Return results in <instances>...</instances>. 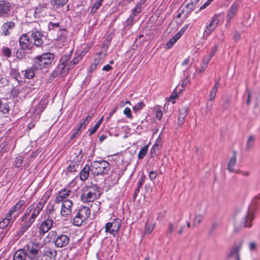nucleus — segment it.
Here are the masks:
<instances>
[{
	"label": "nucleus",
	"instance_id": "f257e3e1",
	"mask_svg": "<svg viewBox=\"0 0 260 260\" xmlns=\"http://www.w3.org/2000/svg\"><path fill=\"white\" fill-rule=\"evenodd\" d=\"M100 187L96 184L86 185L82 188L81 201L85 203L93 202L101 195Z\"/></svg>",
	"mask_w": 260,
	"mask_h": 260
},
{
	"label": "nucleus",
	"instance_id": "f03ea898",
	"mask_svg": "<svg viewBox=\"0 0 260 260\" xmlns=\"http://www.w3.org/2000/svg\"><path fill=\"white\" fill-rule=\"evenodd\" d=\"M54 59V54L50 52L44 53L34 58L33 68L36 70H41L48 68L53 62Z\"/></svg>",
	"mask_w": 260,
	"mask_h": 260
},
{
	"label": "nucleus",
	"instance_id": "7ed1b4c3",
	"mask_svg": "<svg viewBox=\"0 0 260 260\" xmlns=\"http://www.w3.org/2000/svg\"><path fill=\"white\" fill-rule=\"evenodd\" d=\"M90 165L91 173L94 176L107 174L110 169L109 163L103 159L94 160Z\"/></svg>",
	"mask_w": 260,
	"mask_h": 260
},
{
	"label": "nucleus",
	"instance_id": "20e7f679",
	"mask_svg": "<svg viewBox=\"0 0 260 260\" xmlns=\"http://www.w3.org/2000/svg\"><path fill=\"white\" fill-rule=\"evenodd\" d=\"M47 237L49 239V242L53 243L55 246L57 248L66 247L70 241V238L68 236L62 234H58L55 231L49 232Z\"/></svg>",
	"mask_w": 260,
	"mask_h": 260
},
{
	"label": "nucleus",
	"instance_id": "39448f33",
	"mask_svg": "<svg viewBox=\"0 0 260 260\" xmlns=\"http://www.w3.org/2000/svg\"><path fill=\"white\" fill-rule=\"evenodd\" d=\"M91 211L88 207H80L77 211L76 215L73 219V224L77 226H80L84 222H86L90 215Z\"/></svg>",
	"mask_w": 260,
	"mask_h": 260
},
{
	"label": "nucleus",
	"instance_id": "423d86ee",
	"mask_svg": "<svg viewBox=\"0 0 260 260\" xmlns=\"http://www.w3.org/2000/svg\"><path fill=\"white\" fill-rule=\"evenodd\" d=\"M42 246V244L39 242H30L24 245L23 248L26 252V256L30 260H34L38 257Z\"/></svg>",
	"mask_w": 260,
	"mask_h": 260
},
{
	"label": "nucleus",
	"instance_id": "0eeeda50",
	"mask_svg": "<svg viewBox=\"0 0 260 260\" xmlns=\"http://www.w3.org/2000/svg\"><path fill=\"white\" fill-rule=\"evenodd\" d=\"M121 225V220L118 218H115L111 222L106 223L105 232L115 236L119 232Z\"/></svg>",
	"mask_w": 260,
	"mask_h": 260
},
{
	"label": "nucleus",
	"instance_id": "6e6552de",
	"mask_svg": "<svg viewBox=\"0 0 260 260\" xmlns=\"http://www.w3.org/2000/svg\"><path fill=\"white\" fill-rule=\"evenodd\" d=\"M219 15L215 14L210 19L209 23L206 26L202 38L207 40L208 37L217 27L219 22Z\"/></svg>",
	"mask_w": 260,
	"mask_h": 260
},
{
	"label": "nucleus",
	"instance_id": "1a4fd4ad",
	"mask_svg": "<svg viewBox=\"0 0 260 260\" xmlns=\"http://www.w3.org/2000/svg\"><path fill=\"white\" fill-rule=\"evenodd\" d=\"M53 219L49 217L42 222L39 226L40 236H42L47 233L53 226Z\"/></svg>",
	"mask_w": 260,
	"mask_h": 260
},
{
	"label": "nucleus",
	"instance_id": "9d476101",
	"mask_svg": "<svg viewBox=\"0 0 260 260\" xmlns=\"http://www.w3.org/2000/svg\"><path fill=\"white\" fill-rule=\"evenodd\" d=\"M240 4L238 1L234 2L226 11V21L230 22L236 15Z\"/></svg>",
	"mask_w": 260,
	"mask_h": 260
},
{
	"label": "nucleus",
	"instance_id": "9b49d317",
	"mask_svg": "<svg viewBox=\"0 0 260 260\" xmlns=\"http://www.w3.org/2000/svg\"><path fill=\"white\" fill-rule=\"evenodd\" d=\"M62 202L60 213L62 216L67 217L72 213L73 202L71 200L66 199Z\"/></svg>",
	"mask_w": 260,
	"mask_h": 260
},
{
	"label": "nucleus",
	"instance_id": "f8f14e48",
	"mask_svg": "<svg viewBox=\"0 0 260 260\" xmlns=\"http://www.w3.org/2000/svg\"><path fill=\"white\" fill-rule=\"evenodd\" d=\"M57 252L53 248L47 247L44 250L42 260H56Z\"/></svg>",
	"mask_w": 260,
	"mask_h": 260
},
{
	"label": "nucleus",
	"instance_id": "ddd939ff",
	"mask_svg": "<svg viewBox=\"0 0 260 260\" xmlns=\"http://www.w3.org/2000/svg\"><path fill=\"white\" fill-rule=\"evenodd\" d=\"M189 113V109L187 106H183L179 110L178 126H181L184 123L185 120Z\"/></svg>",
	"mask_w": 260,
	"mask_h": 260
},
{
	"label": "nucleus",
	"instance_id": "4468645a",
	"mask_svg": "<svg viewBox=\"0 0 260 260\" xmlns=\"http://www.w3.org/2000/svg\"><path fill=\"white\" fill-rule=\"evenodd\" d=\"M15 24L12 21H8L3 23L1 26L2 35L4 36H9L11 31L14 28Z\"/></svg>",
	"mask_w": 260,
	"mask_h": 260
},
{
	"label": "nucleus",
	"instance_id": "2eb2a0df",
	"mask_svg": "<svg viewBox=\"0 0 260 260\" xmlns=\"http://www.w3.org/2000/svg\"><path fill=\"white\" fill-rule=\"evenodd\" d=\"M71 190L69 189L64 188L58 192V195L56 197L55 202L56 203H60L67 199V198L71 194Z\"/></svg>",
	"mask_w": 260,
	"mask_h": 260
},
{
	"label": "nucleus",
	"instance_id": "dca6fc26",
	"mask_svg": "<svg viewBox=\"0 0 260 260\" xmlns=\"http://www.w3.org/2000/svg\"><path fill=\"white\" fill-rule=\"evenodd\" d=\"M31 38L34 41V44L37 47H40L43 43V35L39 31H32L31 35Z\"/></svg>",
	"mask_w": 260,
	"mask_h": 260
},
{
	"label": "nucleus",
	"instance_id": "f3484780",
	"mask_svg": "<svg viewBox=\"0 0 260 260\" xmlns=\"http://www.w3.org/2000/svg\"><path fill=\"white\" fill-rule=\"evenodd\" d=\"M11 4L6 1L0 2V15L5 16L9 14L11 11Z\"/></svg>",
	"mask_w": 260,
	"mask_h": 260
},
{
	"label": "nucleus",
	"instance_id": "a211bd4d",
	"mask_svg": "<svg viewBox=\"0 0 260 260\" xmlns=\"http://www.w3.org/2000/svg\"><path fill=\"white\" fill-rule=\"evenodd\" d=\"M19 44L23 49H29L31 48L30 42L29 37L26 34H23L19 39Z\"/></svg>",
	"mask_w": 260,
	"mask_h": 260
},
{
	"label": "nucleus",
	"instance_id": "6ab92c4d",
	"mask_svg": "<svg viewBox=\"0 0 260 260\" xmlns=\"http://www.w3.org/2000/svg\"><path fill=\"white\" fill-rule=\"evenodd\" d=\"M25 201L20 200L18 201L13 207H12L9 211V213L10 215H12L15 212L20 213L21 211L24 209L25 207Z\"/></svg>",
	"mask_w": 260,
	"mask_h": 260
},
{
	"label": "nucleus",
	"instance_id": "aec40b11",
	"mask_svg": "<svg viewBox=\"0 0 260 260\" xmlns=\"http://www.w3.org/2000/svg\"><path fill=\"white\" fill-rule=\"evenodd\" d=\"M43 208V207L38 203L36 205L34 204V209L31 211V215L28 218V219L34 222L37 217L39 215Z\"/></svg>",
	"mask_w": 260,
	"mask_h": 260
},
{
	"label": "nucleus",
	"instance_id": "412c9836",
	"mask_svg": "<svg viewBox=\"0 0 260 260\" xmlns=\"http://www.w3.org/2000/svg\"><path fill=\"white\" fill-rule=\"evenodd\" d=\"M9 75L11 78H13L16 80L18 83L22 81L20 73L18 71V67L13 68L12 67H10Z\"/></svg>",
	"mask_w": 260,
	"mask_h": 260
},
{
	"label": "nucleus",
	"instance_id": "4be33fe9",
	"mask_svg": "<svg viewBox=\"0 0 260 260\" xmlns=\"http://www.w3.org/2000/svg\"><path fill=\"white\" fill-rule=\"evenodd\" d=\"M23 223L21 224L20 229L18 231V235L22 236L24 233L34 223L29 219L26 220H21Z\"/></svg>",
	"mask_w": 260,
	"mask_h": 260
},
{
	"label": "nucleus",
	"instance_id": "5701e85b",
	"mask_svg": "<svg viewBox=\"0 0 260 260\" xmlns=\"http://www.w3.org/2000/svg\"><path fill=\"white\" fill-rule=\"evenodd\" d=\"M241 244H239L234 246L231 250L230 256L234 257L235 260H240L239 251L241 248Z\"/></svg>",
	"mask_w": 260,
	"mask_h": 260
},
{
	"label": "nucleus",
	"instance_id": "b1692460",
	"mask_svg": "<svg viewBox=\"0 0 260 260\" xmlns=\"http://www.w3.org/2000/svg\"><path fill=\"white\" fill-rule=\"evenodd\" d=\"M26 254L23 248L17 250L14 255L13 260H25L26 257Z\"/></svg>",
	"mask_w": 260,
	"mask_h": 260
},
{
	"label": "nucleus",
	"instance_id": "393cba45",
	"mask_svg": "<svg viewBox=\"0 0 260 260\" xmlns=\"http://www.w3.org/2000/svg\"><path fill=\"white\" fill-rule=\"evenodd\" d=\"M91 172V165L88 166L86 165L80 173V178L82 181L86 180L89 175V172Z\"/></svg>",
	"mask_w": 260,
	"mask_h": 260
},
{
	"label": "nucleus",
	"instance_id": "a878e982",
	"mask_svg": "<svg viewBox=\"0 0 260 260\" xmlns=\"http://www.w3.org/2000/svg\"><path fill=\"white\" fill-rule=\"evenodd\" d=\"M80 162L79 161H72L70 164L69 166L67 168V172L72 173L77 172L79 168Z\"/></svg>",
	"mask_w": 260,
	"mask_h": 260
},
{
	"label": "nucleus",
	"instance_id": "bb28decb",
	"mask_svg": "<svg viewBox=\"0 0 260 260\" xmlns=\"http://www.w3.org/2000/svg\"><path fill=\"white\" fill-rule=\"evenodd\" d=\"M236 152H234L233 155L232 157L231 158L230 161L228 164V170L231 173L232 172H236V171H235L234 167L236 165V161H237V156H236Z\"/></svg>",
	"mask_w": 260,
	"mask_h": 260
},
{
	"label": "nucleus",
	"instance_id": "cd10ccee",
	"mask_svg": "<svg viewBox=\"0 0 260 260\" xmlns=\"http://www.w3.org/2000/svg\"><path fill=\"white\" fill-rule=\"evenodd\" d=\"M254 218V214L252 212H248L247 215L243 219V226L250 227L251 226V222Z\"/></svg>",
	"mask_w": 260,
	"mask_h": 260
},
{
	"label": "nucleus",
	"instance_id": "c85d7f7f",
	"mask_svg": "<svg viewBox=\"0 0 260 260\" xmlns=\"http://www.w3.org/2000/svg\"><path fill=\"white\" fill-rule=\"evenodd\" d=\"M56 70L59 73V76H63L68 73L70 69H68V64L66 65L61 62H59Z\"/></svg>",
	"mask_w": 260,
	"mask_h": 260
},
{
	"label": "nucleus",
	"instance_id": "c756f323",
	"mask_svg": "<svg viewBox=\"0 0 260 260\" xmlns=\"http://www.w3.org/2000/svg\"><path fill=\"white\" fill-rule=\"evenodd\" d=\"M219 82H220V79L219 78L218 80H217L215 81L214 86L212 88V90L210 91V98H209V100L210 101H213L214 100V99L215 98L216 94V93H217V90L218 88V86L219 85Z\"/></svg>",
	"mask_w": 260,
	"mask_h": 260
},
{
	"label": "nucleus",
	"instance_id": "7c9ffc66",
	"mask_svg": "<svg viewBox=\"0 0 260 260\" xmlns=\"http://www.w3.org/2000/svg\"><path fill=\"white\" fill-rule=\"evenodd\" d=\"M199 1L200 0H191L190 2L185 6L187 9L186 13V16L194 9L195 5L198 4Z\"/></svg>",
	"mask_w": 260,
	"mask_h": 260
},
{
	"label": "nucleus",
	"instance_id": "2f4dec72",
	"mask_svg": "<svg viewBox=\"0 0 260 260\" xmlns=\"http://www.w3.org/2000/svg\"><path fill=\"white\" fill-rule=\"evenodd\" d=\"M180 38L179 33H177L173 37H172L166 44L165 48H171L177 42V41Z\"/></svg>",
	"mask_w": 260,
	"mask_h": 260
},
{
	"label": "nucleus",
	"instance_id": "473e14b6",
	"mask_svg": "<svg viewBox=\"0 0 260 260\" xmlns=\"http://www.w3.org/2000/svg\"><path fill=\"white\" fill-rule=\"evenodd\" d=\"M255 140V137L253 135H250L248 137L246 145V150H251L254 146Z\"/></svg>",
	"mask_w": 260,
	"mask_h": 260
},
{
	"label": "nucleus",
	"instance_id": "72a5a7b5",
	"mask_svg": "<svg viewBox=\"0 0 260 260\" xmlns=\"http://www.w3.org/2000/svg\"><path fill=\"white\" fill-rule=\"evenodd\" d=\"M12 219V215H10L8 213L6 217L0 222V228L4 229L6 228L9 224Z\"/></svg>",
	"mask_w": 260,
	"mask_h": 260
},
{
	"label": "nucleus",
	"instance_id": "f704fd0d",
	"mask_svg": "<svg viewBox=\"0 0 260 260\" xmlns=\"http://www.w3.org/2000/svg\"><path fill=\"white\" fill-rule=\"evenodd\" d=\"M35 70L36 69L34 68H33V66L31 67L26 69L24 71L25 77L29 79L32 78L35 75Z\"/></svg>",
	"mask_w": 260,
	"mask_h": 260
},
{
	"label": "nucleus",
	"instance_id": "c9c22d12",
	"mask_svg": "<svg viewBox=\"0 0 260 260\" xmlns=\"http://www.w3.org/2000/svg\"><path fill=\"white\" fill-rule=\"evenodd\" d=\"M204 218V215L198 214H195L194 218L193 220V226L198 227L202 222Z\"/></svg>",
	"mask_w": 260,
	"mask_h": 260
},
{
	"label": "nucleus",
	"instance_id": "e433bc0d",
	"mask_svg": "<svg viewBox=\"0 0 260 260\" xmlns=\"http://www.w3.org/2000/svg\"><path fill=\"white\" fill-rule=\"evenodd\" d=\"M51 196V191H47L44 194L43 197L41 199L40 201L38 203L42 207H44L45 204L46 203L47 200L49 199Z\"/></svg>",
	"mask_w": 260,
	"mask_h": 260
},
{
	"label": "nucleus",
	"instance_id": "4c0bfd02",
	"mask_svg": "<svg viewBox=\"0 0 260 260\" xmlns=\"http://www.w3.org/2000/svg\"><path fill=\"white\" fill-rule=\"evenodd\" d=\"M68 0H51V5L56 8L62 7L66 4Z\"/></svg>",
	"mask_w": 260,
	"mask_h": 260
},
{
	"label": "nucleus",
	"instance_id": "58836bf2",
	"mask_svg": "<svg viewBox=\"0 0 260 260\" xmlns=\"http://www.w3.org/2000/svg\"><path fill=\"white\" fill-rule=\"evenodd\" d=\"M103 1V0H95V3L93 4L91 9L90 13L92 14L95 13L97 10L102 6Z\"/></svg>",
	"mask_w": 260,
	"mask_h": 260
},
{
	"label": "nucleus",
	"instance_id": "ea45409f",
	"mask_svg": "<svg viewBox=\"0 0 260 260\" xmlns=\"http://www.w3.org/2000/svg\"><path fill=\"white\" fill-rule=\"evenodd\" d=\"M44 110L39 104L37 105L34 109V116H35L36 119H39L41 113Z\"/></svg>",
	"mask_w": 260,
	"mask_h": 260
},
{
	"label": "nucleus",
	"instance_id": "a19ab883",
	"mask_svg": "<svg viewBox=\"0 0 260 260\" xmlns=\"http://www.w3.org/2000/svg\"><path fill=\"white\" fill-rule=\"evenodd\" d=\"M1 52L3 55L7 58H10L12 56L11 49L8 47H3L1 49Z\"/></svg>",
	"mask_w": 260,
	"mask_h": 260
},
{
	"label": "nucleus",
	"instance_id": "79ce46f5",
	"mask_svg": "<svg viewBox=\"0 0 260 260\" xmlns=\"http://www.w3.org/2000/svg\"><path fill=\"white\" fill-rule=\"evenodd\" d=\"M34 204H32L27 208L24 215L21 217V220H26V219H28V215L34 209Z\"/></svg>",
	"mask_w": 260,
	"mask_h": 260
},
{
	"label": "nucleus",
	"instance_id": "37998d69",
	"mask_svg": "<svg viewBox=\"0 0 260 260\" xmlns=\"http://www.w3.org/2000/svg\"><path fill=\"white\" fill-rule=\"evenodd\" d=\"M148 146H144L139 152L138 157L139 159H143L145 156L147 154L148 152Z\"/></svg>",
	"mask_w": 260,
	"mask_h": 260
},
{
	"label": "nucleus",
	"instance_id": "c03bdc74",
	"mask_svg": "<svg viewBox=\"0 0 260 260\" xmlns=\"http://www.w3.org/2000/svg\"><path fill=\"white\" fill-rule=\"evenodd\" d=\"M24 49H19L16 52V57L19 59H23L25 57V52L24 51Z\"/></svg>",
	"mask_w": 260,
	"mask_h": 260
},
{
	"label": "nucleus",
	"instance_id": "a18cd8bd",
	"mask_svg": "<svg viewBox=\"0 0 260 260\" xmlns=\"http://www.w3.org/2000/svg\"><path fill=\"white\" fill-rule=\"evenodd\" d=\"M210 59L206 57V56L204 57V58L201 62V72H203L205 70V69L207 68L208 64L209 63V61Z\"/></svg>",
	"mask_w": 260,
	"mask_h": 260
},
{
	"label": "nucleus",
	"instance_id": "49530a36",
	"mask_svg": "<svg viewBox=\"0 0 260 260\" xmlns=\"http://www.w3.org/2000/svg\"><path fill=\"white\" fill-rule=\"evenodd\" d=\"M81 59V57L80 56H78L76 58H74L71 61H70L68 64V69H72L74 66L77 64L79 61Z\"/></svg>",
	"mask_w": 260,
	"mask_h": 260
},
{
	"label": "nucleus",
	"instance_id": "de8ad7c7",
	"mask_svg": "<svg viewBox=\"0 0 260 260\" xmlns=\"http://www.w3.org/2000/svg\"><path fill=\"white\" fill-rule=\"evenodd\" d=\"M66 30L63 29H60L59 35H58L57 40L63 42L66 39Z\"/></svg>",
	"mask_w": 260,
	"mask_h": 260
},
{
	"label": "nucleus",
	"instance_id": "09e8293b",
	"mask_svg": "<svg viewBox=\"0 0 260 260\" xmlns=\"http://www.w3.org/2000/svg\"><path fill=\"white\" fill-rule=\"evenodd\" d=\"M23 161V158L21 156H18L15 158L14 166L16 168H19L21 166Z\"/></svg>",
	"mask_w": 260,
	"mask_h": 260
},
{
	"label": "nucleus",
	"instance_id": "8fccbe9b",
	"mask_svg": "<svg viewBox=\"0 0 260 260\" xmlns=\"http://www.w3.org/2000/svg\"><path fill=\"white\" fill-rule=\"evenodd\" d=\"M218 48V45L217 44H215L214 47L211 48L210 52L208 55L205 56L206 57L211 59L212 57L213 56L215 52L217 51Z\"/></svg>",
	"mask_w": 260,
	"mask_h": 260
},
{
	"label": "nucleus",
	"instance_id": "3c124183",
	"mask_svg": "<svg viewBox=\"0 0 260 260\" xmlns=\"http://www.w3.org/2000/svg\"><path fill=\"white\" fill-rule=\"evenodd\" d=\"M9 107L7 105H3L2 101L0 100V112L3 114L8 113L9 111Z\"/></svg>",
	"mask_w": 260,
	"mask_h": 260
},
{
	"label": "nucleus",
	"instance_id": "603ef678",
	"mask_svg": "<svg viewBox=\"0 0 260 260\" xmlns=\"http://www.w3.org/2000/svg\"><path fill=\"white\" fill-rule=\"evenodd\" d=\"M144 182V181L142 179H140L138 180V186H137V187L136 188L135 191L134 198H135L138 195V193L140 192V188L142 186Z\"/></svg>",
	"mask_w": 260,
	"mask_h": 260
},
{
	"label": "nucleus",
	"instance_id": "864d4df0",
	"mask_svg": "<svg viewBox=\"0 0 260 260\" xmlns=\"http://www.w3.org/2000/svg\"><path fill=\"white\" fill-rule=\"evenodd\" d=\"M141 5L140 4H137L136 7L133 9V13L131 15L135 16L137 15L138 14L140 13L141 12Z\"/></svg>",
	"mask_w": 260,
	"mask_h": 260
},
{
	"label": "nucleus",
	"instance_id": "5fc2aeb1",
	"mask_svg": "<svg viewBox=\"0 0 260 260\" xmlns=\"http://www.w3.org/2000/svg\"><path fill=\"white\" fill-rule=\"evenodd\" d=\"M71 55L69 54L64 55L60 59L59 62H61L63 64H68V61L70 59Z\"/></svg>",
	"mask_w": 260,
	"mask_h": 260
},
{
	"label": "nucleus",
	"instance_id": "6e6d98bb",
	"mask_svg": "<svg viewBox=\"0 0 260 260\" xmlns=\"http://www.w3.org/2000/svg\"><path fill=\"white\" fill-rule=\"evenodd\" d=\"M20 92V90L18 87H13L11 90V95L13 98H16L18 96Z\"/></svg>",
	"mask_w": 260,
	"mask_h": 260
},
{
	"label": "nucleus",
	"instance_id": "4d7b16f0",
	"mask_svg": "<svg viewBox=\"0 0 260 260\" xmlns=\"http://www.w3.org/2000/svg\"><path fill=\"white\" fill-rule=\"evenodd\" d=\"M144 106L145 104L143 102H139L133 107V110L134 111L137 112L140 110L142 109Z\"/></svg>",
	"mask_w": 260,
	"mask_h": 260
},
{
	"label": "nucleus",
	"instance_id": "13d9d810",
	"mask_svg": "<svg viewBox=\"0 0 260 260\" xmlns=\"http://www.w3.org/2000/svg\"><path fill=\"white\" fill-rule=\"evenodd\" d=\"M100 59L99 58L94 59L93 63H92L90 66V72H92L96 69L98 65L100 63Z\"/></svg>",
	"mask_w": 260,
	"mask_h": 260
},
{
	"label": "nucleus",
	"instance_id": "bf43d9fd",
	"mask_svg": "<svg viewBox=\"0 0 260 260\" xmlns=\"http://www.w3.org/2000/svg\"><path fill=\"white\" fill-rule=\"evenodd\" d=\"M88 124V120H87V119H85L80 123L79 127L78 128L77 132L80 131L83 128H84Z\"/></svg>",
	"mask_w": 260,
	"mask_h": 260
},
{
	"label": "nucleus",
	"instance_id": "052dcab7",
	"mask_svg": "<svg viewBox=\"0 0 260 260\" xmlns=\"http://www.w3.org/2000/svg\"><path fill=\"white\" fill-rule=\"evenodd\" d=\"M123 113L128 118H132L133 116L131 114V110L128 107H126L123 110Z\"/></svg>",
	"mask_w": 260,
	"mask_h": 260
},
{
	"label": "nucleus",
	"instance_id": "680f3d73",
	"mask_svg": "<svg viewBox=\"0 0 260 260\" xmlns=\"http://www.w3.org/2000/svg\"><path fill=\"white\" fill-rule=\"evenodd\" d=\"M134 23V17L132 15H130L129 17L126 20V25L131 26L133 25Z\"/></svg>",
	"mask_w": 260,
	"mask_h": 260
},
{
	"label": "nucleus",
	"instance_id": "e2e57ef3",
	"mask_svg": "<svg viewBox=\"0 0 260 260\" xmlns=\"http://www.w3.org/2000/svg\"><path fill=\"white\" fill-rule=\"evenodd\" d=\"M249 248L250 251H255L257 249V245L255 242L252 241L249 243Z\"/></svg>",
	"mask_w": 260,
	"mask_h": 260
},
{
	"label": "nucleus",
	"instance_id": "0e129e2a",
	"mask_svg": "<svg viewBox=\"0 0 260 260\" xmlns=\"http://www.w3.org/2000/svg\"><path fill=\"white\" fill-rule=\"evenodd\" d=\"M149 178L151 181H153L155 179L157 176V173L155 171H152L149 172Z\"/></svg>",
	"mask_w": 260,
	"mask_h": 260
},
{
	"label": "nucleus",
	"instance_id": "69168bd1",
	"mask_svg": "<svg viewBox=\"0 0 260 260\" xmlns=\"http://www.w3.org/2000/svg\"><path fill=\"white\" fill-rule=\"evenodd\" d=\"M213 1V0H208L204 5H203L199 9V11H201L204 9H205L206 7H207L208 6L210 5V4Z\"/></svg>",
	"mask_w": 260,
	"mask_h": 260
},
{
	"label": "nucleus",
	"instance_id": "338daca9",
	"mask_svg": "<svg viewBox=\"0 0 260 260\" xmlns=\"http://www.w3.org/2000/svg\"><path fill=\"white\" fill-rule=\"evenodd\" d=\"M159 149V148H157L156 146L153 145L150 150L151 156L153 157L154 155H155L156 154V151H158Z\"/></svg>",
	"mask_w": 260,
	"mask_h": 260
},
{
	"label": "nucleus",
	"instance_id": "774afa93",
	"mask_svg": "<svg viewBox=\"0 0 260 260\" xmlns=\"http://www.w3.org/2000/svg\"><path fill=\"white\" fill-rule=\"evenodd\" d=\"M59 26V23H53L50 22L48 24V27L50 29H53Z\"/></svg>",
	"mask_w": 260,
	"mask_h": 260
}]
</instances>
